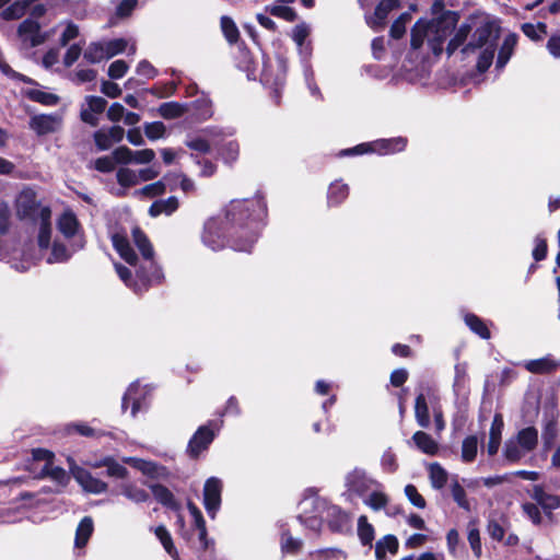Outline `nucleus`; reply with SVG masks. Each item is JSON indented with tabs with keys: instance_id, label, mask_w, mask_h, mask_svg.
<instances>
[{
	"instance_id": "nucleus-12",
	"label": "nucleus",
	"mask_w": 560,
	"mask_h": 560,
	"mask_svg": "<svg viewBox=\"0 0 560 560\" xmlns=\"http://www.w3.org/2000/svg\"><path fill=\"white\" fill-rule=\"evenodd\" d=\"M347 487L350 491L363 497L374 487L381 488V483L369 477L362 469H354L346 478Z\"/></svg>"
},
{
	"instance_id": "nucleus-29",
	"label": "nucleus",
	"mask_w": 560,
	"mask_h": 560,
	"mask_svg": "<svg viewBox=\"0 0 560 560\" xmlns=\"http://www.w3.org/2000/svg\"><path fill=\"white\" fill-rule=\"evenodd\" d=\"M517 43V36L515 34H509L505 36L503 44L499 50L498 59L495 67L498 69H503L505 65L509 62L510 58L513 55L514 48Z\"/></svg>"
},
{
	"instance_id": "nucleus-6",
	"label": "nucleus",
	"mask_w": 560,
	"mask_h": 560,
	"mask_svg": "<svg viewBox=\"0 0 560 560\" xmlns=\"http://www.w3.org/2000/svg\"><path fill=\"white\" fill-rule=\"evenodd\" d=\"M58 231L73 242V250H81L85 246V237L75 213L66 209L57 219Z\"/></svg>"
},
{
	"instance_id": "nucleus-7",
	"label": "nucleus",
	"mask_w": 560,
	"mask_h": 560,
	"mask_svg": "<svg viewBox=\"0 0 560 560\" xmlns=\"http://www.w3.org/2000/svg\"><path fill=\"white\" fill-rule=\"evenodd\" d=\"M219 428L214 422L201 425L190 438L187 445V454L190 458H198L201 453L208 450Z\"/></svg>"
},
{
	"instance_id": "nucleus-36",
	"label": "nucleus",
	"mask_w": 560,
	"mask_h": 560,
	"mask_svg": "<svg viewBox=\"0 0 560 560\" xmlns=\"http://www.w3.org/2000/svg\"><path fill=\"white\" fill-rule=\"evenodd\" d=\"M40 475L50 478L61 488L66 487L70 480L66 470L59 466H54L52 463H46L42 468Z\"/></svg>"
},
{
	"instance_id": "nucleus-56",
	"label": "nucleus",
	"mask_w": 560,
	"mask_h": 560,
	"mask_svg": "<svg viewBox=\"0 0 560 560\" xmlns=\"http://www.w3.org/2000/svg\"><path fill=\"white\" fill-rule=\"evenodd\" d=\"M185 144L192 151L197 152V153H201V154H206L208 152H210V143L209 141L201 137V136H196V137H190L188 138L186 141H185Z\"/></svg>"
},
{
	"instance_id": "nucleus-55",
	"label": "nucleus",
	"mask_w": 560,
	"mask_h": 560,
	"mask_svg": "<svg viewBox=\"0 0 560 560\" xmlns=\"http://www.w3.org/2000/svg\"><path fill=\"white\" fill-rule=\"evenodd\" d=\"M411 20V16L409 13L405 12L399 15L397 20L394 21V23L390 26V36L395 39H398L402 37V35L406 32V25Z\"/></svg>"
},
{
	"instance_id": "nucleus-20",
	"label": "nucleus",
	"mask_w": 560,
	"mask_h": 560,
	"mask_svg": "<svg viewBox=\"0 0 560 560\" xmlns=\"http://www.w3.org/2000/svg\"><path fill=\"white\" fill-rule=\"evenodd\" d=\"M503 427L504 423L502 416L500 413L494 415L489 431V442L487 444V452L490 456H493L499 451Z\"/></svg>"
},
{
	"instance_id": "nucleus-45",
	"label": "nucleus",
	"mask_w": 560,
	"mask_h": 560,
	"mask_svg": "<svg viewBox=\"0 0 560 560\" xmlns=\"http://www.w3.org/2000/svg\"><path fill=\"white\" fill-rule=\"evenodd\" d=\"M478 438L476 435H469L464 439L462 443V460L465 463H471L475 460L478 453Z\"/></svg>"
},
{
	"instance_id": "nucleus-39",
	"label": "nucleus",
	"mask_w": 560,
	"mask_h": 560,
	"mask_svg": "<svg viewBox=\"0 0 560 560\" xmlns=\"http://www.w3.org/2000/svg\"><path fill=\"white\" fill-rule=\"evenodd\" d=\"M415 417L421 428H428L430 424L429 407L423 394H419L415 404Z\"/></svg>"
},
{
	"instance_id": "nucleus-16",
	"label": "nucleus",
	"mask_w": 560,
	"mask_h": 560,
	"mask_svg": "<svg viewBox=\"0 0 560 560\" xmlns=\"http://www.w3.org/2000/svg\"><path fill=\"white\" fill-rule=\"evenodd\" d=\"M18 34L25 48H33L45 40V37L40 34L39 24L30 19L21 23Z\"/></svg>"
},
{
	"instance_id": "nucleus-57",
	"label": "nucleus",
	"mask_w": 560,
	"mask_h": 560,
	"mask_svg": "<svg viewBox=\"0 0 560 560\" xmlns=\"http://www.w3.org/2000/svg\"><path fill=\"white\" fill-rule=\"evenodd\" d=\"M278 67L281 71V74L277 77L273 83H271L270 78L267 72L262 73L261 81L270 86L275 88L276 97L279 96V89L284 85V77H285V63L283 60H279Z\"/></svg>"
},
{
	"instance_id": "nucleus-9",
	"label": "nucleus",
	"mask_w": 560,
	"mask_h": 560,
	"mask_svg": "<svg viewBox=\"0 0 560 560\" xmlns=\"http://www.w3.org/2000/svg\"><path fill=\"white\" fill-rule=\"evenodd\" d=\"M222 481L217 477L206 480L203 487V505L211 518H214L221 506Z\"/></svg>"
},
{
	"instance_id": "nucleus-24",
	"label": "nucleus",
	"mask_w": 560,
	"mask_h": 560,
	"mask_svg": "<svg viewBox=\"0 0 560 560\" xmlns=\"http://www.w3.org/2000/svg\"><path fill=\"white\" fill-rule=\"evenodd\" d=\"M51 211L49 208L40 210L38 245L40 248H47L50 244L51 228H50Z\"/></svg>"
},
{
	"instance_id": "nucleus-31",
	"label": "nucleus",
	"mask_w": 560,
	"mask_h": 560,
	"mask_svg": "<svg viewBox=\"0 0 560 560\" xmlns=\"http://www.w3.org/2000/svg\"><path fill=\"white\" fill-rule=\"evenodd\" d=\"M149 488L151 489L155 500L162 505L172 510L178 509V503L176 502L174 494L166 487L159 483H152Z\"/></svg>"
},
{
	"instance_id": "nucleus-34",
	"label": "nucleus",
	"mask_w": 560,
	"mask_h": 560,
	"mask_svg": "<svg viewBox=\"0 0 560 560\" xmlns=\"http://www.w3.org/2000/svg\"><path fill=\"white\" fill-rule=\"evenodd\" d=\"M78 250H73V242H71L70 246L67 247L65 244L55 242L52 244L50 256L47 258L49 264L55 262H66L68 261L73 254Z\"/></svg>"
},
{
	"instance_id": "nucleus-46",
	"label": "nucleus",
	"mask_w": 560,
	"mask_h": 560,
	"mask_svg": "<svg viewBox=\"0 0 560 560\" xmlns=\"http://www.w3.org/2000/svg\"><path fill=\"white\" fill-rule=\"evenodd\" d=\"M83 57L91 63H97L104 59H108L103 42L90 44L85 49Z\"/></svg>"
},
{
	"instance_id": "nucleus-38",
	"label": "nucleus",
	"mask_w": 560,
	"mask_h": 560,
	"mask_svg": "<svg viewBox=\"0 0 560 560\" xmlns=\"http://www.w3.org/2000/svg\"><path fill=\"white\" fill-rule=\"evenodd\" d=\"M358 537L363 546H372L375 537V530L372 524L369 523L365 515L358 518Z\"/></svg>"
},
{
	"instance_id": "nucleus-47",
	"label": "nucleus",
	"mask_w": 560,
	"mask_h": 560,
	"mask_svg": "<svg viewBox=\"0 0 560 560\" xmlns=\"http://www.w3.org/2000/svg\"><path fill=\"white\" fill-rule=\"evenodd\" d=\"M527 454L526 451L521 450V445L516 441V439L513 436L509 439L503 448V455L504 457L511 462L515 463L518 462L521 458H523Z\"/></svg>"
},
{
	"instance_id": "nucleus-41",
	"label": "nucleus",
	"mask_w": 560,
	"mask_h": 560,
	"mask_svg": "<svg viewBox=\"0 0 560 560\" xmlns=\"http://www.w3.org/2000/svg\"><path fill=\"white\" fill-rule=\"evenodd\" d=\"M466 325L469 327L471 331L478 335L482 339L490 338V330L488 329L486 323L475 314H466L464 317Z\"/></svg>"
},
{
	"instance_id": "nucleus-27",
	"label": "nucleus",
	"mask_w": 560,
	"mask_h": 560,
	"mask_svg": "<svg viewBox=\"0 0 560 560\" xmlns=\"http://www.w3.org/2000/svg\"><path fill=\"white\" fill-rule=\"evenodd\" d=\"M329 526L332 530L341 532L348 527L351 517L337 505H331L328 509Z\"/></svg>"
},
{
	"instance_id": "nucleus-61",
	"label": "nucleus",
	"mask_w": 560,
	"mask_h": 560,
	"mask_svg": "<svg viewBox=\"0 0 560 560\" xmlns=\"http://www.w3.org/2000/svg\"><path fill=\"white\" fill-rule=\"evenodd\" d=\"M105 46L106 54L108 59L125 51L127 48L128 42L124 38H116L107 42H103Z\"/></svg>"
},
{
	"instance_id": "nucleus-32",
	"label": "nucleus",
	"mask_w": 560,
	"mask_h": 560,
	"mask_svg": "<svg viewBox=\"0 0 560 560\" xmlns=\"http://www.w3.org/2000/svg\"><path fill=\"white\" fill-rule=\"evenodd\" d=\"M366 497L363 499V503L368 505L373 511H380L384 509L388 504V497L383 491V486L381 488L374 487L371 492L365 494Z\"/></svg>"
},
{
	"instance_id": "nucleus-3",
	"label": "nucleus",
	"mask_w": 560,
	"mask_h": 560,
	"mask_svg": "<svg viewBox=\"0 0 560 560\" xmlns=\"http://www.w3.org/2000/svg\"><path fill=\"white\" fill-rule=\"evenodd\" d=\"M471 33V26L467 23L462 24L450 39L446 51L452 55L456 49L463 46L462 54L468 56L482 49L477 61V68L480 72L486 71L492 63L495 51V39L493 27L489 23H482Z\"/></svg>"
},
{
	"instance_id": "nucleus-64",
	"label": "nucleus",
	"mask_w": 560,
	"mask_h": 560,
	"mask_svg": "<svg viewBox=\"0 0 560 560\" xmlns=\"http://www.w3.org/2000/svg\"><path fill=\"white\" fill-rule=\"evenodd\" d=\"M116 164H132V150L128 147H119L112 153Z\"/></svg>"
},
{
	"instance_id": "nucleus-60",
	"label": "nucleus",
	"mask_w": 560,
	"mask_h": 560,
	"mask_svg": "<svg viewBox=\"0 0 560 560\" xmlns=\"http://www.w3.org/2000/svg\"><path fill=\"white\" fill-rule=\"evenodd\" d=\"M33 1L31 0H22V1H16L14 2L12 5H10L4 12V16L7 19H19L21 18L27 7L32 3Z\"/></svg>"
},
{
	"instance_id": "nucleus-18",
	"label": "nucleus",
	"mask_w": 560,
	"mask_h": 560,
	"mask_svg": "<svg viewBox=\"0 0 560 560\" xmlns=\"http://www.w3.org/2000/svg\"><path fill=\"white\" fill-rule=\"evenodd\" d=\"M124 462L150 478L159 479L166 478L168 476L167 469L163 466L158 465L154 462L145 460L138 457H126Z\"/></svg>"
},
{
	"instance_id": "nucleus-42",
	"label": "nucleus",
	"mask_w": 560,
	"mask_h": 560,
	"mask_svg": "<svg viewBox=\"0 0 560 560\" xmlns=\"http://www.w3.org/2000/svg\"><path fill=\"white\" fill-rule=\"evenodd\" d=\"M92 467H102L105 466L107 468V475L115 478H125L127 476V469L115 462L113 458L106 457L102 460L90 463Z\"/></svg>"
},
{
	"instance_id": "nucleus-13",
	"label": "nucleus",
	"mask_w": 560,
	"mask_h": 560,
	"mask_svg": "<svg viewBox=\"0 0 560 560\" xmlns=\"http://www.w3.org/2000/svg\"><path fill=\"white\" fill-rule=\"evenodd\" d=\"M106 104L107 102L101 96H86L81 105V119L91 126H96L98 124V115L104 112Z\"/></svg>"
},
{
	"instance_id": "nucleus-15",
	"label": "nucleus",
	"mask_w": 560,
	"mask_h": 560,
	"mask_svg": "<svg viewBox=\"0 0 560 560\" xmlns=\"http://www.w3.org/2000/svg\"><path fill=\"white\" fill-rule=\"evenodd\" d=\"M147 392L139 383H132L122 397L121 409L126 411L131 407V416L136 417L145 407Z\"/></svg>"
},
{
	"instance_id": "nucleus-17",
	"label": "nucleus",
	"mask_w": 560,
	"mask_h": 560,
	"mask_svg": "<svg viewBox=\"0 0 560 560\" xmlns=\"http://www.w3.org/2000/svg\"><path fill=\"white\" fill-rule=\"evenodd\" d=\"M399 7V0H382L373 14L366 15V24L374 31H380L384 27L388 14Z\"/></svg>"
},
{
	"instance_id": "nucleus-23",
	"label": "nucleus",
	"mask_w": 560,
	"mask_h": 560,
	"mask_svg": "<svg viewBox=\"0 0 560 560\" xmlns=\"http://www.w3.org/2000/svg\"><path fill=\"white\" fill-rule=\"evenodd\" d=\"M532 498L545 510L552 511L560 508V497L547 493L542 487L533 488Z\"/></svg>"
},
{
	"instance_id": "nucleus-40",
	"label": "nucleus",
	"mask_w": 560,
	"mask_h": 560,
	"mask_svg": "<svg viewBox=\"0 0 560 560\" xmlns=\"http://www.w3.org/2000/svg\"><path fill=\"white\" fill-rule=\"evenodd\" d=\"M120 489H121V493L128 500H130L135 503H142L149 499V493L144 489L138 487L137 485H133L130 482L122 483Z\"/></svg>"
},
{
	"instance_id": "nucleus-26",
	"label": "nucleus",
	"mask_w": 560,
	"mask_h": 560,
	"mask_svg": "<svg viewBox=\"0 0 560 560\" xmlns=\"http://www.w3.org/2000/svg\"><path fill=\"white\" fill-rule=\"evenodd\" d=\"M514 438L521 445V450L529 453L537 446L538 431L534 427H527L518 431Z\"/></svg>"
},
{
	"instance_id": "nucleus-2",
	"label": "nucleus",
	"mask_w": 560,
	"mask_h": 560,
	"mask_svg": "<svg viewBox=\"0 0 560 560\" xmlns=\"http://www.w3.org/2000/svg\"><path fill=\"white\" fill-rule=\"evenodd\" d=\"M132 240L141 253V264L138 266V257L132 250L127 237L120 233L112 236L114 248L119 256L133 268L135 279L130 268L115 264V269L120 280L136 293H141L153 283H160L163 278L161 268L154 261L153 247L139 228L132 229Z\"/></svg>"
},
{
	"instance_id": "nucleus-52",
	"label": "nucleus",
	"mask_w": 560,
	"mask_h": 560,
	"mask_svg": "<svg viewBox=\"0 0 560 560\" xmlns=\"http://www.w3.org/2000/svg\"><path fill=\"white\" fill-rule=\"evenodd\" d=\"M159 114L165 119H174L184 114V107L176 102L163 103L159 107Z\"/></svg>"
},
{
	"instance_id": "nucleus-25",
	"label": "nucleus",
	"mask_w": 560,
	"mask_h": 560,
	"mask_svg": "<svg viewBox=\"0 0 560 560\" xmlns=\"http://www.w3.org/2000/svg\"><path fill=\"white\" fill-rule=\"evenodd\" d=\"M116 179L120 186V188L116 191L117 196H124L127 188L138 185L137 171L128 167H120L116 172Z\"/></svg>"
},
{
	"instance_id": "nucleus-35",
	"label": "nucleus",
	"mask_w": 560,
	"mask_h": 560,
	"mask_svg": "<svg viewBox=\"0 0 560 560\" xmlns=\"http://www.w3.org/2000/svg\"><path fill=\"white\" fill-rule=\"evenodd\" d=\"M349 187L341 180H336L328 188L327 199L329 206H338L347 199Z\"/></svg>"
},
{
	"instance_id": "nucleus-44",
	"label": "nucleus",
	"mask_w": 560,
	"mask_h": 560,
	"mask_svg": "<svg viewBox=\"0 0 560 560\" xmlns=\"http://www.w3.org/2000/svg\"><path fill=\"white\" fill-rule=\"evenodd\" d=\"M155 536L163 545L165 551L174 559L178 560L179 556L178 552L173 544V539L171 537L170 532L166 529L165 526L160 525L154 529Z\"/></svg>"
},
{
	"instance_id": "nucleus-48",
	"label": "nucleus",
	"mask_w": 560,
	"mask_h": 560,
	"mask_svg": "<svg viewBox=\"0 0 560 560\" xmlns=\"http://www.w3.org/2000/svg\"><path fill=\"white\" fill-rule=\"evenodd\" d=\"M26 96L34 102H37V103H40V104L47 105V106L56 105L59 100L57 95L46 92V91H43V90H39V89L27 90Z\"/></svg>"
},
{
	"instance_id": "nucleus-19",
	"label": "nucleus",
	"mask_w": 560,
	"mask_h": 560,
	"mask_svg": "<svg viewBox=\"0 0 560 560\" xmlns=\"http://www.w3.org/2000/svg\"><path fill=\"white\" fill-rule=\"evenodd\" d=\"M311 28L306 23H300L292 30V39L296 44L301 57L310 58L312 55V45L307 42Z\"/></svg>"
},
{
	"instance_id": "nucleus-63",
	"label": "nucleus",
	"mask_w": 560,
	"mask_h": 560,
	"mask_svg": "<svg viewBox=\"0 0 560 560\" xmlns=\"http://www.w3.org/2000/svg\"><path fill=\"white\" fill-rule=\"evenodd\" d=\"M405 494L410 501L411 504H413L418 509H424L425 508V500L424 498L418 492L417 488L413 485H407L405 487Z\"/></svg>"
},
{
	"instance_id": "nucleus-54",
	"label": "nucleus",
	"mask_w": 560,
	"mask_h": 560,
	"mask_svg": "<svg viewBox=\"0 0 560 560\" xmlns=\"http://www.w3.org/2000/svg\"><path fill=\"white\" fill-rule=\"evenodd\" d=\"M303 541L294 538L289 533H283L281 536V549L283 552L296 553L301 550Z\"/></svg>"
},
{
	"instance_id": "nucleus-58",
	"label": "nucleus",
	"mask_w": 560,
	"mask_h": 560,
	"mask_svg": "<svg viewBox=\"0 0 560 560\" xmlns=\"http://www.w3.org/2000/svg\"><path fill=\"white\" fill-rule=\"evenodd\" d=\"M166 127L162 121H153L144 125V133L150 140H158L165 136Z\"/></svg>"
},
{
	"instance_id": "nucleus-10",
	"label": "nucleus",
	"mask_w": 560,
	"mask_h": 560,
	"mask_svg": "<svg viewBox=\"0 0 560 560\" xmlns=\"http://www.w3.org/2000/svg\"><path fill=\"white\" fill-rule=\"evenodd\" d=\"M68 464L72 476L83 490L95 494L106 491L107 485L104 481L93 477L88 470L78 466L71 458H68Z\"/></svg>"
},
{
	"instance_id": "nucleus-11",
	"label": "nucleus",
	"mask_w": 560,
	"mask_h": 560,
	"mask_svg": "<svg viewBox=\"0 0 560 560\" xmlns=\"http://www.w3.org/2000/svg\"><path fill=\"white\" fill-rule=\"evenodd\" d=\"M125 137V130L120 126L102 127L93 133L94 143L98 151H107L115 143H119Z\"/></svg>"
},
{
	"instance_id": "nucleus-4",
	"label": "nucleus",
	"mask_w": 560,
	"mask_h": 560,
	"mask_svg": "<svg viewBox=\"0 0 560 560\" xmlns=\"http://www.w3.org/2000/svg\"><path fill=\"white\" fill-rule=\"evenodd\" d=\"M456 19L452 13L443 14L430 22L419 20L411 30V48L431 51L438 56L443 51L446 38L454 31Z\"/></svg>"
},
{
	"instance_id": "nucleus-43",
	"label": "nucleus",
	"mask_w": 560,
	"mask_h": 560,
	"mask_svg": "<svg viewBox=\"0 0 560 560\" xmlns=\"http://www.w3.org/2000/svg\"><path fill=\"white\" fill-rule=\"evenodd\" d=\"M431 486L434 489H442L447 482V471L438 463H432L428 467Z\"/></svg>"
},
{
	"instance_id": "nucleus-50",
	"label": "nucleus",
	"mask_w": 560,
	"mask_h": 560,
	"mask_svg": "<svg viewBox=\"0 0 560 560\" xmlns=\"http://www.w3.org/2000/svg\"><path fill=\"white\" fill-rule=\"evenodd\" d=\"M220 155L225 164L234 163L240 155V144L236 140L224 142L220 149Z\"/></svg>"
},
{
	"instance_id": "nucleus-51",
	"label": "nucleus",
	"mask_w": 560,
	"mask_h": 560,
	"mask_svg": "<svg viewBox=\"0 0 560 560\" xmlns=\"http://www.w3.org/2000/svg\"><path fill=\"white\" fill-rule=\"evenodd\" d=\"M468 541L470 545V548L474 552V555L479 558L482 552L481 548V541H480V534L479 529L477 528L476 522L471 521L468 524Z\"/></svg>"
},
{
	"instance_id": "nucleus-37",
	"label": "nucleus",
	"mask_w": 560,
	"mask_h": 560,
	"mask_svg": "<svg viewBox=\"0 0 560 560\" xmlns=\"http://www.w3.org/2000/svg\"><path fill=\"white\" fill-rule=\"evenodd\" d=\"M289 2L290 0H276L272 4L266 8V11L285 21H293L296 14L294 10L288 5Z\"/></svg>"
},
{
	"instance_id": "nucleus-28",
	"label": "nucleus",
	"mask_w": 560,
	"mask_h": 560,
	"mask_svg": "<svg viewBox=\"0 0 560 560\" xmlns=\"http://www.w3.org/2000/svg\"><path fill=\"white\" fill-rule=\"evenodd\" d=\"M524 365L530 373L544 374L555 371L560 365V362L555 361L551 357H545L537 360H529Z\"/></svg>"
},
{
	"instance_id": "nucleus-21",
	"label": "nucleus",
	"mask_w": 560,
	"mask_h": 560,
	"mask_svg": "<svg viewBox=\"0 0 560 560\" xmlns=\"http://www.w3.org/2000/svg\"><path fill=\"white\" fill-rule=\"evenodd\" d=\"M398 539L394 535H386L375 544V558L386 560L387 553L395 556L398 551Z\"/></svg>"
},
{
	"instance_id": "nucleus-33",
	"label": "nucleus",
	"mask_w": 560,
	"mask_h": 560,
	"mask_svg": "<svg viewBox=\"0 0 560 560\" xmlns=\"http://www.w3.org/2000/svg\"><path fill=\"white\" fill-rule=\"evenodd\" d=\"M178 208V199L176 197H168L167 199L154 201L150 208L149 213L151 217H158L160 214H172Z\"/></svg>"
},
{
	"instance_id": "nucleus-1",
	"label": "nucleus",
	"mask_w": 560,
	"mask_h": 560,
	"mask_svg": "<svg viewBox=\"0 0 560 560\" xmlns=\"http://www.w3.org/2000/svg\"><path fill=\"white\" fill-rule=\"evenodd\" d=\"M267 215L260 196L232 200L223 213L209 218L201 232V243L213 252L228 245L237 252H250Z\"/></svg>"
},
{
	"instance_id": "nucleus-62",
	"label": "nucleus",
	"mask_w": 560,
	"mask_h": 560,
	"mask_svg": "<svg viewBox=\"0 0 560 560\" xmlns=\"http://www.w3.org/2000/svg\"><path fill=\"white\" fill-rule=\"evenodd\" d=\"M522 28H523L524 34L534 40L541 39L542 36L546 35V33H547L546 25L541 24V23H539L538 25L526 23L523 25Z\"/></svg>"
},
{
	"instance_id": "nucleus-59",
	"label": "nucleus",
	"mask_w": 560,
	"mask_h": 560,
	"mask_svg": "<svg viewBox=\"0 0 560 560\" xmlns=\"http://www.w3.org/2000/svg\"><path fill=\"white\" fill-rule=\"evenodd\" d=\"M452 497L459 508L470 511V503L466 497V491L457 481L452 485Z\"/></svg>"
},
{
	"instance_id": "nucleus-30",
	"label": "nucleus",
	"mask_w": 560,
	"mask_h": 560,
	"mask_svg": "<svg viewBox=\"0 0 560 560\" xmlns=\"http://www.w3.org/2000/svg\"><path fill=\"white\" fill-rule=\"evenodd\" d=\"M94 530V524L93 520L90 516H85L81 520L79 523L77 530H75V539H74V546L75 548H83L92 533Z\"/></svg>"
},
{
	"instance_id": "nucleus-49",
	"label": "nucleus",
	"mask_w": 560,
	"mask_h": 560,
	"mask_svg": "<svg viewBox=\"0 0 560 560\" xmlns=\"http://www.w3.org/2000/svg\"><path fill=\"white\" fill-rule=\"evenodd\" d=\"M166 190V184L164 180H158L155 183L145 185L144 187L136 190L133 194L139 198H153L163 195Z\"/></svg>"
},
{
	"instance_id": "nucleus-53",
	"label": "nucleus",
	"mask_w": 560,
	"mask_h": 560,
	"mask_svg": "<svg viewBox=\"0 0 560 560\" xmlns=\"http://www.w3.org/2000/svg\"><path fill=\"white\" fill-rule=\"evenodd\" d=\"M221 28H222V32H223L226 40L230 44L237 42L240 33H238L237 26L235 25V23L232 19H230L228 16H222L221 18Z\"/></svg>"
},
{
	"instance_id": "nucleus-14",
	"label": "nucleus",
	"mask_w": 560,
	"mask_h": 560,
	"mask_svg": "<svg viewBox=\"0 0 560 560\" xmlns=\"http://www.w3.org/2000/svg\"><path fill=\"white\" fill-rule=\"evenodd\" d=\"M62 125V117L59 114L35 115L30 120V128L38 136L56 132Z\"/></svg>"
},
{
	"instance_id": "nucleus-22",
	"label": "nucleus",
	"mask_w": 560,
	"mask_h": 560,
	"mask_svg": "<svg viewBox=\"0 0 560 560\" xmlns=\"http://www.w3.org/2000/svg\"><path fill=\"white\" fill-rule=\"evenodd\" d=\"M411 441L415 446L423 454L433 456L439 452L438 442L424 431H417L412 435Z\"/></svg>"
},
{
	"instance_id": "nucleus-5",
	"label": "nucleus",
	"mask_w": 560,
	"mask_h": 560,
	"mask_svg": "<svg viewBox=\"0 0 560 560\" xmlns=\"http://www.w3.org/2000/svg\"><path fill=\"white\" fill-rule=\"evenodd\" d=\"M407 145V139L402 137H396L390 139H378L372 142H365L358 144L351 149L343 150L342 155H359L366 153H376L380 155L394 154L405 150Z\"/></svg>"
},
{
	"instance_id": "nucleus-8",
	"label": "nucleus",
	"mask_w": 560,
	"mask_h": 560,
	"mask_svg": "<svg viewBox=\"0 0 560 560\" xmlns=\"http://www.w3.org/2000/svg\"><path fill=\"white\" fill-rule=\"evenodd\" d=\"M15 208L20 219L37 220L40 218V210L47 207L39 203L32 188H24L16 197Z\"/></svg>"
}]
</instances>
